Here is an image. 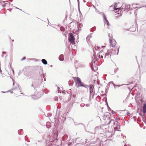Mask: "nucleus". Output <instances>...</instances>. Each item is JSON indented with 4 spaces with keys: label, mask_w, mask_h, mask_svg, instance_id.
I'll use <instances>...</instances> for the list:
<instances>
[{
    "label": "nucleus",
    "mask_w": 146,
    "mask_h": 146,
    "mask_svg": "<svg viewBox=\"0 0 146 146\" xmlns=\"http://www.w3.org/2000/svg\"><path fill=\"white\" fill-rule=\"evenodd\" d=\"M103 55H104V58H109L110 56V54L109 52L106 53L105 54L103 51L102 50L100 51V52L97 54V56H98L99 58H103Z\"/></svg>",
    "instance_id": "1"
},
{
    "label": "nucleus",
    "mask_w": 146,
    "mask_h": 146,
    "mask_svg": "<svg viewBox=\"0 0 146 146\" xmlns=\"http://www.w3.org/2000/svg\"><path fill=\"white\" fill-rule=\"evenodd\" d=\"M74 80L76 82L77 85H78L79 86H83L85 87L84 85L83 84V83L81 81L79 77L74 78Z\"/></svg>",
    "instance_id": "2"
},
{
    "label": "nucleus",
    "mask_w": 146,
    "mask_h": 146,
    "mask_svg": "<svg viewBox=\"0 0 146 146\" xmlns=\"http://www.w3.org/2000/svg\"><path fill=\"white\" fill-rule=\"evenodd\" d=\"M68 40L69 42H70L72 44H75L74 41L75 38L73 34L72 33H69V34Z\"/></svg>",
    "instance_id": "3"
},
{
    "label": "nucleus",
    "mask_w": 146,
    "mask_h": 146,
    "mask_svg": "<svg viewBox=\"0 0 146 146\" xmlns=\"http://www.w3.org/2000/svg\"><path fill=\"white\" fill-rule=\"evenodd\" d=\"M130 7H131V5H128L125 4L123 5L120 7L121 12L122 11L123 12L125 10L130 9H131Z\"/></svg>",
    "instance_id": "4"
},
{
    "label": "nucleus",
    "mask_w": 146,
    "mask_h": 146,
    "mask_svg": "<svg viewBox=\"0 0 146 146\" xmlns=\"http://www.w3.org/2000/svg\"><path fill=\"white\" fill-rule=\"evenodd\" d=\"M94 88V86H93V85H90L89 87V90H90V98L91 97H92V98H93V96L94 95V93L93 92V88Z\"/></svg>",
    "instance_id": "5"
},
{
    "label": "nucleus",
    "mask_w": 146,
    "mask_h": 146,
    "mask_svg": "<svg viewBox=\"0 0 146 146\" xmlns=\"http://www.w3.org/2000/svg\"><path fill=\"white\" fill-rule=\"evenodd\" d=\"M96 62V61L94 60H92V61L91 68L92 70L94 71L98 69L97 66L95 64Z\"/></svg>",
    "instance_id": "6"
},
{
    "label": "nucleus",
    "mask_w": 146,
    "mask_h": 146,
    "mask_svg": "<svg viewBox=\"0 0 146 146\" xmlns=\"http://www.w3.org/2000/svg\"><path fill=\"white\" fill-rule=\"evenodd\" d=\"M109 41L110 44L112 47H114L115 46L116 44V42L115 40L113 39Z\"/></svg>",
    "instance_id": "7"
},
{
    "label": "nucleus",
    "mask_w": 146,
    "mask_h": 146,
    "mask_svg": "<svg viewBox=\"0 0 146 146\" xmlns=\"http://www.w3.org/2000/svg\"><path fill=\"white\" fill-rule=\"evenodd\" d=\"M103 18L104 23L106 25H109L110 24L107 20L106 16L104 15Z\"/></svg>",
    "instance_id": "8"
},
{
    "label": "nucleus",
    "mask_w": 146,
    "mask_h": 146,
    "mask_svg": "<svg viewBox=\"0 0 146 146\" xmlns=\"http://www.w3.org/2000/svg\"><path fill=\"white\" fill-rule=\"evenodd\" d=\"M13 86H14L15 85V86L14 88L12 89V90H19V88L18 85L16 84H15L14 82L13 83Z\"/></svg>",
    "instance_id": "9"
},
{
    "label": "nucleus",
    "mask_w": 146,
    "mask_h": 146,
    "mask_svg": "<svg viewBox=\"0 0 146 146\" xmlns=\"http://www.w3.org/2000/svg\"><path fill=\"white\" fill-rule=\"evenodd\" d=\"M117 4L116 3H115L114 5V10H118V11H119L120 10L121 11V9H120V8H117Z\"/></svg>",
    "instance_id": "10"
},
{
    "label": "nucleus",
    "mask_w": 146,
    "mask_h": 146,
    "mask_svg": "<svg viewBox=\"0 0 146 146\" xmlns=\"http://www.w3.org/2000/svg\"><path fill=\"white\" fill-rule=\"evenodd\" d=\"M119 50V48H115L114 49V51L115 52L113 53V54H116L117 55L118 53V52Z\"/></svg>",
    "instance_id": "11"
},
{
    "label": "nucleus",
    "mask_w": 146,
    "mask_h": 146,
    "mask_svg": "<svg viewBox=\"0 0 146 146\" xmlns=\"http://www.w3.org/2000/svg\"><path fill=\"white\" fill-rule=\"evenodd\" d=\"M59 59L60 60L62 61L64 60V57L63 55L61 54L60 55L59 57Z\"/></svg>",
    "instance_id": "12"
},
{
    "label": "nucleus",
    "mask_w": 146,
    "mask_h": 146,
    "mask_svg": "<svg viewBox=\"0 0 146 146\" xmlns=\"http://www.w3.org/2000/svg\"><path fill=\"white\" fill-rule=\"evenodd\" d=\"M143 113L144 114H145L146 113V104H144L143 106Z\"/></svg>",
    "instance_id": "13"
},
{
    "label": "nucleus",
    "mask_w": 146,
    "mask_h": 146,
    "mask_svg": "<svg viewBox=\"0 0 146 146\" xmlns=\"http://www.w3.org/2000/svg\"><path fill=\"white\" fill-rule=\"evenodd\" d=\"M138 5H139L138 4L133 3L132 5V7L133 8L135 9L137 8L138 7V6H137Z\"/></svg>",
    "instance_id": "14"
},
{
    "label": "nucleus",
    "mask_w": 146,
    "mask_h": 146,
    "mask_svg": "<svg viewBox=\"0 0 146 146\" xmlns=\"http://www.w3.org/2000/svg\"><path fill=\"white\" fill-rule=\"evenodd\" d=\"M77 27L78 30H81V29L82 28L83 25L82 24H78Z\"/></svg>",
    "instance_id": "15"
},
{
    "label": "nucleus",
    "mask_w": 146,
    "mask_h": 146,
    "mask_svg": "<svg viewBox=\"0 0 146 146\" xmlns=\"http://www.w3.org/2000/svg\"><path fill=\"white\" fill-rule=\"evenodd\" d=\"M110 119H109V124H110L111 122H112L113 123H114L115 124V123H118L117 121H115V122H114V121L113 119H111L110 120Z\"/></svg>",
    "instance_id": "16"
},
{
    "label": "nucleus",
    "mask_w": 146,
    "mask_h": 146,
    "mask_svg": "<svg viewBox=\"0 0 146 146\" xmlns=\"http://www.w3.org/2000/svg\"><path fill=\"white\" fill-rule=\"evenodd\" d=\"M42 63L45 65H46L47 64V62L46 60L44 59H42L41 60Z\"/></svg>",
    "instance_id": "17"
},
{
    "label": "nucleus",
    "mask_w": 146,
    "mask_h": 146,
    "mask_svg": "<svg viewBox=\"0 0 146 146\" xmlns=\"http://www.w3.org/2000/svg\"><path fill=\"white\" fill-rule=\"evenodd\" d=\"M108 35L109 38V41H110L113 39L112 35L111 34L109 33L108 34Z\"/></svg>",
    "instance_id": "18"
},
{
    "label": "nucleus",
    "mask_w": 146,
    "mask_h": 146,
    "mask_svg": "<svg viewBox=\"0 0 146 146\" xmlns=\"http://www.w3.org/2000/svg\"><path fill=\"white\" fill-rule=\"evenodd\" d=\"M2 2L5 4L6 5H9L10 4L9 2L7 1H3Z\"/></svg>",
    "instance_id": "19"
},
{
    "label": "nucleus",
    "mask_w": 146,
    "mask_h": 146,
    "mask_svg": "<svg viewBox=\"0 0 146 146\" xmlns=\"http://www.w3.org/2000/svg\"><path fill=\"white\" fill-rule=\"evenodd\" d=\"M100 47L98 46H97L96 47V46L95 47V49L96 51L100 50V49H101Z\"/></svg>",
    "instance_id": "20"
},
{
    "label": "nucleus",
    "mask_w": 146,
    "mask_h": 146,
    "mask_svg": "<svg viewBox=\"0 0 146 146\" xmlns=\"http://www.w3.org/2000/svg\"><path fill=\"white\" fill-rule=\"evenodd\" d=\"M111 84L113 85V86H114V88H115V85L113 83V82L112 81H111V82H109V84L110 85V84Z\"/></svg>",
    "instance_id": "21"
},
{
    "label": "nucleus",
    "mask_w": 146,
    "mask_h": 146,
    "mask_svg": "<svg viewBox=\"0 0 146 146\" xmlns=\"http://www.w3.org/2000/svg\"><path fill=\"white\" fill-rule=\"evenodd\" d=\"M90 37H91V36H90V35H89V36H88L86 37V40H87L88 41L89 40H90Z\"/></svg>",
    "instance_id": "22"
},
{
    "label": "nucleus",
    "mask_w": 146,
    "mask_h": 146,
    "mask_svg": "<svg viewBox=\"0 0 146 146\" xmlns=\"http://www.w3.org/2000/svg\"><path fill=\"white\" fill-rule=\"evenodd\" d=\"M118 68H115L114 69V72L115 73L117 71Z\"/></svg>",
    "instance_id": "23"
},
{
    "label": "nucleus",
    "mask_w": 146,
    "mask_h": 146,
    "mask_svg": "<svg viewBox=\"0 0 146 146\" xmlns=\"http://www.w3.org/2000/svg\"><path fill=\"white\" fill-rule=\"evenodd\" d=\"M123 85H125V84H122V85H117L116 86L115 85V87L116 86L117 87H120Z\"/></svg>",
    "instance_id": "24"
},
{
    "label": "nucleus",
    "mask_w": 146,
    "mask_h": 146,
    "mask_svg": "<svg viewBox=\"0 0 146 146\" xmlns=\"http://www.w3.org/2000/svg\"><path fill=\"white\" fill-rule=\"evenodd\" d=\"M50 124V123L49 122H47V125H46V127L47 128H49V127H50L49 126L48 127L47 126V125L48 124Z\"/></svg>",
    "instance_id": "25"
},
{
    "label": "nucleus",
    "mask_w": 146,
    "mask_h": 146,
    "mask_svg": "<svg viewBox=\"0 0 146 146\" xmlns=\"http://www.w3.org/2000/svg\"><path fill=\"white\" fill-rule=\"evenodd\" d=\"M84 104H80V106L81 107H84Z\"/></svg>",
    "instance_id": "26"
},
{
    "label": "nucleus",
    "mask_w": 146,
    "mask_h": 146,
    "mask_svg": "<svg viewBox=\"0 0 146 146\" xmlns=\"http://www.w3.org/2000/svg\"><path fill=\"white\" fill-rule=\"evenodd\" d=\"M2 6L3 7H5L6 5L4 4V5H2Z\"/></svg>",
    "instance_id": "27"
},
{
    "label": "nucleus",
    "mask_w": 146,
    "mask_h": 146,
    "mask_svg": "<svg viewBox=\"0 0 146 146\" xmlns=\"http://www.w3.org/2000/svg\"><path fill=\"white\" fill-rule=\"evenodd\" d=\"M59 87H58V93H61V92H60V91H59Z\"/></svg>",
    "instance_id": "28"
},
{
    "label": "nucleus",
    "mask_w": 146,
    "mask_h": 146,
    "mask_svg": "<svg viewBox=\"0 0 146 146\" xmlns=\"http://www.w3.org/2000/svg\"><path fill=\"white\" fill-rule=\"evenodd\" d=\"M86 106L87 107H88L90 106V105L89 104H86Z\"/></svg>",
    "instance_id": "29"
},
{
    "label": "nucleus",
    "mask_w": 146,
    "mask_h": 146,
    "mask_svg": "<svg viewBox=\"0 0 146 146\" xmlns=\"http://www.w3.org/2000/svg\"><path fill=\"white\" fill-rule=\"evenodd\" d=\"M25 59H26V58L25 57H24L22 59V60H25Z\"/></svg>",
    "instance_id": "30"
},
{
    "label": "nucleus",
    "mask_w": 146,
    "mask_h": 146,
    "mask_svg": "<svg viewBox=\"0 0 146 146\" xmlns=\"http://www.w3.org/2000/svg\"><path fill=\"white\" fill-rule=\"evenodd\" d=\"M31 86L32 87H33V88L34 89V90H35V87L34 86H33V84H32L31 85Z\"/></svg>",
    "instance_id": "31"
},
{
    "label": "nucleus",
    "mask_w": 146,
    "mask_h": 146,
    "mask_svg": "<svg viewBox=\"0 0 146 146\" xmlns=\"http://www.w3.org/2000/svg\"><path fill=\"white\" fill-rule=\"evenodd\" d=\"M39 98V97H38V98ZM33 99H38V98H35V97H33Z\"/></svg>",
    "instance_id": "32"
},
{
    "label": "nucleus",
    "mask_w": 146,
    "mask_h": 146,
    "mask_svg": "<svg viewBox=\"0 0 146 146\" xmlns=\"http://www.w3.org/2000/svg\"><path fill=\"white\" fill-rule=\"evenodd\" d=\"M75 96H75V95H73V97H74V98L75 97Z\"/></svg>",
    "instance_id": "33"
},
{
    "label": "nucleus",
    "mask_w": 146,
    "mask_h": 146,
    "mask_svg": "<svg viewBox=\"0 0 146 146\" xmlns=\"http://www.w3.org/2000/svg\"><path fill=\"white\" fill-rule=\"evenodd\" d=\"M105 46H102V47L103 48H105Z\"/></svg>",
    "instance_id": "34"
},
{
    "label": "nucleus",
    "mask_w": 146,
    "mask_h": 146,
    "mask_svg": "<svg viewBox=\"0 0 146 146\" xmlns=\"http://www.w3.org/2000/svg\"><path fill=\"white\" fill-rule=\"evenodd\" d=\"M103 139V138H102V142H104V140H102V139Z\"/></svg>",
    "instance_id": "35"
},
{
    "label": "nucleus",
    "mask_w": 146,
    "mask_h": 146,
    "mask_svg": "<svg viewBox=\"0 0 146 146\" xmlns=\"http://www.w3.org/2000/svg\"><path fill=\"white\" fill-rule=\"evenodd\" d=\"M15 8H16V9H19L20 10H21V9H19V8H17V7H15Z\"/></svg>",
    "instance_id": "36"
},
{
    "label": "nucleus",
    "mask_w": 146,
    "mask_h": 146,
    "mask_svg": "<svg viewBox=\"0 0 146 146\" xmlns=\"http://www.w3.org/2000/svg\"><path fill=\"white\" fill-rule=\"evenodd\" d=\"M94 28H95V29H96V27H93L92 29H94Z\"/></svg>",
    "instance_id": "37"
},
{
    "label": "nucleus",
    "mask_w": 146,
    "mask_h": 146,
    "mask_svg": "<svg viewBox=\"0 0 146 146\" xmlns=\"http://www.w3.org/2000/svg\"><path fill=\"white\" fill-rule=\"evenodd\" d=\"M62 27H61L60 28V30H61V31H63L62 30H61V29H62Z\"/></svg>",
    "instance_id": "38"
},
{
    "label": "nucleus",
    "mask_w": 146,
    "mask_h": 146,
    "mask_svg": "<svg viewBox=\"0 0 146 146\" xmlns=\"http://www.w3.org/2000/svg\"><path fill=\"white\" fill-rule=\"evenodd\" d=\"M10 92L11 93H13V91H11Z\"/></svg>",
    "instance_id": "39"
},
{
    "label": "nucleus",
    "mask_w": 146,
    "mask_h": 146,
    "mask_svg": "<svg viewBox=\"0 0 146 146\" xmlns=\"http://www.w3.org/2000/svg\"><path fill=\"white\" fill-rule=\"evenodd\" d=\"M74 124H75L76 125H77V124H76V123H75V122H74Z\"/></svg>",
    "instance_id": "40"
},
{
    "label": "nucleus",
    "mask_w": 146,
    "mask_h": 146,
    "mask_svg": "<svg viewBox=\"0 0 146 146\" xmlns=\"http://www.w3.org/2000/svg\"><path fill=\"white\" fill-rule=\"evenodd\" d=\"M56 98L55 99V100H57V99H56Z\"/></svg>",
    "instance_id": "41"
},
{
    "label": "nucleus",
    "mask_w": 146,
    "mask_h": 146,
    "mask_svg": "<svg viewBox=\"0 0 146 146\" xmlns=\"http://www.w3.org/2000/svg\"><path fill=\"white\" fill-rule=\"evenodd\" d=\"M56 98L55 99V100H57V99H56Z\"/></svg>",
    "instance_id": "42"
},
{
    "label": "nucleus",
    "mask_w": 146,
    "mask_h": 146,
    "mask_svg": "<svg viewBox=\"0 0 146 146\" xmlns=\"http://www.w3.org/2000/svg\"><path fill=\"white\" fill-rule=\"evenodd\" d=\"M56 98L55 99V100H57V99H56Z\"/></svg>",
    "instance_id": "43"
},
{
    "label": "nucleus",
    "mask_w": 146,
    "mask_h": 146,
    "mask_svg": "<svg viewBox=\"0 0 146 146\" xmlns=\"http://www.w3.org/2000/svg\"><path fill=\"white\" fill-rule=\"evenodd\" d=\"M56 98L55 99V100H57V99H56Z\"/></svg>",
    "instance_id": "44"
},
{
    "label": "nucleus",
    "mask_w": 146,
    "mask_h": 146,
    "mask_svg": "<svg viewBox=\"0 0 146 146\" xmlns=\"http://www.w3.org/2000/svg\"><path fill=\"white\" fill-rule=\"evenodd\" d=\"M3 92V93H5V92Z\"/></svg>",
    "instance_id": "45"
},
{
    "label": "nucleus",
    "mask_w": 146,
    "mask_h": 146,
    "mask_svg": "<svg viewBox=\"0 0 146 146\" xmlns=\"http://www.w3.org/2000/svg\"><path fill=\"white\" fill-rule=\"evenodd\" d=\"M13 41H14V40H12V42H13Z\"/></svg>",
    "instance_id": "46"
},
{
    "label": "nucleus",
    "mask_w": 146,
    "mask_h": 146,
    "mask_svg": "<svg viewBox=\"0 0 146 146\" xmlns=\"http://www.w3.org/2000/svg\"><path fill=\"white\" fill-rule=\"evenodd\" d=\"M56 136H57H57H58V135L57 134H56Z\"/></svg>",
    "instance_id": "47"
},
{
    "label": "nucleus",
    "mask_w": 146,
    "mask_h": 146,
    "mask_svg": "<svg viewBox=\"0 0 146 146\" xmlns=\"http://www.w3.org/2000/svg\"><path fill=\"white\" fill-rule=\"evenodd\" d=\"M103 138H106V137H103Z\"/></svg>",
    "instance_id": "48"
},
{
    "label": "nucleus",
    "mask_w": 146,
    "mask_h": 146,
    "mask_svg": "<svg viewBox=\"0 0 146 146\" xmlns=\"http://www.w3.org/2000/svg\"><path fill=\"white\" fill-rule=\"evenodd\" d=\"M56 99H57V98H56Z\"/></svg>",
    "instance_id": "49"
},
{
    "label": "nucleus",
    "mask_w": 146,
    "mask_h": 146,
    "mask_svg": "<svg viewBox=\"0 0 146 146\" xmlns=\"http://www.w3.org/2000/svg\"><path fill=\"white\" fill-rule=\"evenodd\" d=\"M124 146H127L126 145L125 146V145H124Z\"/></svg>",
    "instance_id": "50"
},
{
    "label": "nucleus",
    "mask_w": 146,
    "mask_h": 146,
    "mask_svg": "<svg viewBox=\"0 0 146 146\" xmlns=\"http://www.w3.org/2000/svg\"><path fill=\"white\" fill-rule=\"evenodd\" d=\"M145 146H146V145H145Z\"/></svg>",
    "instance_id": "51"
}]
</instances>
